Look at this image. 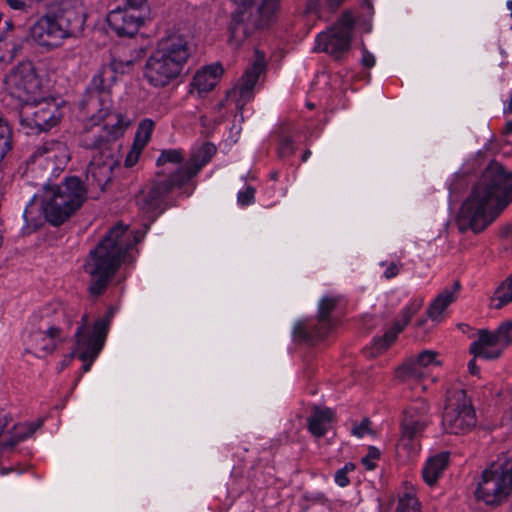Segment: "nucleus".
Returning <instances> with one entry per match:
<instances>
[{"label": "nucleus", "mask_w": 512, "mask_h": 512, "mask_svg": "<svg viewBox=\"0 0 512 512\" xmlns=\"http://www.w3.org/2000/svg\"><path fill=\"white\" fill-rule=\"evenodd\" d=\"M512 202V171L493 161L483 171L457 217L460 231L480 233Z\"/></svg>", "instance_id": "nucleus-1"}, {"label": "nucleus", "mask_w": 512, "mask_h": 512, "mask_svg": "<svg viewBox=\"0 0 512 512\" xmlns=\"http://www.w3.org/2000/svg\"><path fill=\"white\" fill-rule=\"evenodd\" d=\"M86 198V188L76 176L67 177L58 185H44L42 192L35 194L24 209L25 229L30 232L45 221L53 225L62 224L83 205Z\"/></svg>", "instance_id": "nucleus-2"}, {"label": "nucleus", "mask_w": 512, "mask_h": 512, "mask_svg": "<svg viewBox=\"0 0 512 512\" xmlns=\"http://www.w3.org/2000/svg\"><path fill=\"white\" fill-rule=\"evenodd\" d=\"M147 230L148 226L143 232H129L127 226L119 223L91 250L84 270L91 277L89 291L92 295H100L120 264L133 259L134 246L143 239Z\"/></svg>", "instance_id": "nucleus-3"}, {"label": "nucleus", "mask_w": 512, "mask_h": 512, "mask_svg": "<svg viewBox=\"0 0 512 512\" xmlns=\"http://www.w3.org/2000/svg\"><path fill=\"white\" fill-rule=\"evenodd\" d=\"M216 153V147L211 143H204L193 150L189 161L179 166L177 170L169 169L168 177H159L153 185L144 191L138 200L139 209L154 220L163 212V203L166 196L175 189H183V193L190 195L194 186L191 179L211 160Z\"/></svg>", "instance_id": "nucleus-4"}, {"label": "nucleus", "mask_w": 512, "mask_h": 512, "mask_svg": "<svg viewBox=\"0 0 512 512\" xmlns=\"http://www.w3.org/2000/svg\"><path fill=\"white\" fill-rule=\"evenodd\" d=\"M84 22V10L79 1L61 0L29 27L27 37L42 48L55 49L80 31Z\"/></svg>", "instance_id": "nucleus-5"}, {"label": "nucleus", "mask_w": 512, "mask_h": 512, "mask_svg": "<svg viewBox=\"0 0 512 512\" xmlns=\"http://www.w3.org/2000/svg\"><path fill=\"white\" fill-rule=\"evenodd\" d=\"M81 107L91 114L84 122L83 145L87 148H98L121 138L131 125L125 115L112 111L110 92L86 93Z\"/></svg>", "instance_id": "nucleus-6"}, {"label": "nucleus", "mask_w": 512, "mask_h": 512, "mask_svg": "<svg viewBox=\"0 0 512 512\" xmlns=\"http://www.w3.org/2000/svg\"><path fill=\"white\" fill-rule=\"evenodd\" d=\"M189 57L190 49L184 37L164 38L146 61L144 78L156 88L169 86L180 77Z\"/></svg>", "instance_id": "nucleus-7"}, {"label": "nucleus", "mask_w": 512, "mask_h": 512, "mask_svg": "<svg viewBox=\"0 0 512 512\" xmlns=\"http://www.w3.org/2000/svg\"><path fill=\"white\" fill-rule=\"evenodd\" d=\"M280 8V0H262L256 16H252L248 8H238L229 23V41L239 46L256 29L268 27L276 18Z\"/></svg>", "instance_id": "nucleus-8"}, {"label": "nucleus", "mask_w": 512, "mask_h": 512, "mask_svg": "<svg viewBox=\"0 0 512 512\" xmlns=\"http://www.w3.org/2000/svg\"><path fill=\"white\" fill-rule=\"evenodd\" d=\"M113 311L109 310L107 314L98 319L91 330L88 325V317L86 314L82 316V324L77 328L75 333V350L79 359L83 362V371L88 372L100 354L107 333L109 331Z\"/></svg>", "instance_id": "nucleus-9"}, {"label": "nucleus", "mask_w": 512, "mask_h": 512, "mask_svg": "<svg viewBox=\"0 0 512 512\" xmlns=\"http://www.w3.org/2000/svg\"><path fill=\"white\" fill-rule=\"evenodd\" d=\"M512 491V463H494L482 472L475 497L489 506L505 501Z\"/></svg>", "instance_id": "nucleus-10"}, {"label": "nucleus", "mask_w": 512, "mask_h": 512, "mask_svg": "<svg viewBox=\"0 0 512 512\" xmlns=\"http://www.w3.org/2000/svg\"><path fill=\"white\" fill-rule=\"evenodd\" d=\"M428 411V404L422 400L414 403L405 411L401 437L396 448L399 459L410 460L418 454L420 450L418 439L429 423Z\"/></svg>", "instance_id": "nucleus-11"}, {"label": "nucleus", "mask_w": 512, "mask_h": 512, "mask_svg": "<svg viewBox=\"0 0 512 512\" xmlns=\"http://www.w3.org/2000/svg\"><path fill=\"white\" fill-rule=\"evenodd\" d=\"M70 158L68 147L59 141H50L38 147L27 163V177H45L62 171Z\"/></svg>", "instance_id": "nucleus-12"}, {"label": "nucleus", "mask_w": 512, "mask_h": 512, "mask_svg": "<svg viewBox=\"0 0 512 512\" xmlns=\"http://www.w3.org/2000/svg\"><path fill=\"white\" fill-rule=\"evenodd\" d=\"M355 19L350 11H345L338 21L316 37L315 50L340 59L350 49Z\"/></svg>", "instance_id": "nucleus-13"}, {"label": "nucleus", "mask_w": 512, "mask_h": 512, "mask_svg": "<svg viewBox=\"0 0 512 512\" xmlns=\"http://www.w3.org/2000/svg\"><path fill=\"white\" fill-rule=\"evenodd\" d=\"M148 16L147 0H125L106 17L109 27L118 36H134Z\"/></svg>", "instance_id": "nucleus-14"}, {"label": "nucleus", "mask_w": 512, "mask_h": 512, "mask_svg": "<svg viewBox=\"0 0 512 512\" xmlns=\"http://www.w3.org/2000/svg\"><path fill=\"white\" fill-rule=\"evenodd\" d=\"M4 84L12 97L25 106L37 103L42 95L40 81L31 62L20 63L5 77Z\"/></svg>", "instance_id": "nucleus-15"}, {"label": "nucleus", "mask_w": 512, "mask_h": 512, "mask_svg": "<svg viewBox=\"0 0 512 512\" xmlns=\"http://www.w3.org/2000/svg\"><path fill=\"white\" fill-rule=\"evenodd\" d=\"M476 425V415L470 401L463 392L449 398L442 418L447 433L464 434Z\"/></svg>", "instance_id": "nucleus-16"}, {"label": "nucleus", "mask_w": 512, "mask_h": 512, "mask_svg": "<svg viewBox=\"0 0 512 512\" xmlns=\"http://www.w3.org/2000/svg\"><path fill=\"white\" fill-rule=\"evenodd\" d=\"M512 343V320L502 322L495 332L481 330L478 340L470 345L474 357L486 360L499 358L504 349Z\"/></svg>", "instance_id": "nucleus-17"}, {"label": "nucleus", "mask_w": 512, "mask_h": 512, "mask_svg": "<svg viewBox=\"0 0 512 512\" xmlns=\"http://www.w3.org/2000/svg\"><path fill=\"white\" fill-rule=\"evenodd\" d=\"M335 306V298L323 297L318 305V318L298 321L293 329L294 338L307 342L323 339L333 327L329 315Z\"/></svg>", "instance_id": "nucleus-18"}, {"label": "nucleus", "mask_w": 512, "mask_h": 512, "mask_svg": "<svg viewBox=\"0 0 512 512\" xmlns=\"http://www.w3.org/2000/svg\"><path fill=\"white\" fill-rule=\"evenodd\" d=\"M62 101L55 98H46L42 95L37 103H30L28 106H34L32 113L25 111V118H22V124L33 125L39 131H47L56 126L62 117Z\"/></svg>", "instance_id": "nucleus-19"}, {"label": "nucleus", "mask_w": 512, "mask_h": 512, "mask_svg": "<svg viewBox=\"0 0 512 512\" xmlns=\"http://www.w3.org/2000/svg\"><path fill=\"white\" fill-rule=\"evenodd\" d=\"M423 305L422 298H413L402 309L401 319L396 320L393 326L385 332L382 337L375 338L370 348V356L375 357L385 351L397 338L398 334L404 330L411 318L421 309Z\"/></svg>", "instance_id": "nucleus-20"}, {"label": "nucleus", "mask_w": 512, "mask_h": 512, "mask_svg": "<svg viewBox=\"0 0 512 512\" xmlns=\"http://www.w3.org/2000/svg\"><path fill=\"white\" fill-rule=\"evenodd\" d=\"M66 337L61 326L46 325L29 334L27 351L42 357L53 352Z\"/></svg>", "instance_id": "nucleus-21"}, {"label": "nucleus", "mask_w": 512, "mask_h": 512, "mask_svg": "<svg viewBox=\"0 0 512 512\" xmlns=\"http://www.w3.org/2000/svg\"><path fill=\"white\" fill-rule=\"evenodd\" d=\"M10 421L11 418L8 415H0V453L12 449L17 443L30 437L43 423L42 419L19 423L14 425L10 432L6 433L5 429Z\"/></svg>", "instance_id": "nucleus-22"}, {"label": "nucleus", "mask_w": 512, "mask_h": 512, "mask_svg": "<svg viewBox=\"0 0 512 512\" xmlns=\"http://www.w3.org/2000/svg\"><path fill=\"white\" fill-rule=\"evenodd\" d=\"M263 68V60L257 59L253 65L245 71L238 85L233 90V93L238 95L235 118L240 117L241 120L244 119V105L254 97V88Z\"/></svg>", "instance_id": "nucleus-23"}, {"label": "nucleus", "mask_w": 512, "mask_h": 512, "mask_svg": "<svg viewBox=\"0 0 512 512\" xmlns=\"http://www.w3.org/2000/svg\"><path fill=\"white\" fill-rule=\"evenodd\" d=\"M133 66L131 60L113 58L108 66H105L96 74L87 88L86 93L110 92V86L116 80L117 74H124L130 71Z\"/></svg>", "instance_id": "nucleus-24"}, {"label": "nucleus", "mask_w": 512, "mask_h": 512, "mask_svg": "<svg viewBox=\"0 0 512 512\" xmlns=\"http://www.w3.org/2000/svg\"><path fill=\"white\" fill-rule=\"evenodd\" d=\"M222 73L223 69L219 64H212L203 67L194 75L190 84V92L193 93L194 91H197L199 96L203 93L209 92L217 85Z\"/></svg>", "instance_id": "nucleus-25"}, {"label": "nucleus", "mask_w": 512, "mask_h": 512, "mask_svg": "<svg viewBox=\"0 0 512 512\" xmlns=\"http://www.w3.org/2000/svg\"><path fill=\"white\" fill-rule=\"evenodd\" d=\"M76 315L77 311L73 306L67 305L61 301H54L45 309V316L51 318V323L47 322L46 325L61 326L63 328V334H66L65 330L70 328Z\"/></svg>", "instance_id": "nucleus-26"}, {"label": "nucleus", "mask_w": 512, "mask_h": 512, "mask_svg": "<svg viewBox=\"0 0 512 512\" xmlns=\"http://www.w3.org/2000/svg\"><path fill=\"white\" fill-rule=\"evenodd\" d=\"M112 166L113 161L111 159L103 160L101 156H93L87 168V181L103 190L110 181Z\"/></svg>", "instance_id": "nucleus-27"}, {"label": "nucleus", "mask_w": 512, "mask_h": 512, "mask_svg": "<svg viewBox=\"0 0 512 512\" xmlns=\"http://www.w3.org/2000/svg\"><path fill=\"white\" fill-rule=\"evenodd\" d=\"M459 289V282H455L451 287L443 289L431 302L427 314L432 321L439 322L442 319L447 307L456 301Z\"/></svg>", "instance_id": "nucleus-28"}, {"label": "nucleus", "mask_w": 512, "mask_h": 512, "mask_svg": "<svg viewBox=\"0 0 512 512\" xmlns=\"http://www.w3.org/2000/svg\"><path fill=\"white\" fill-rule=\"evenodd\" d=\"M449 461V454L447 452L438 453L427 459L424 467L422 468V477L424 482L433 486L443 474Z\"/></svg>", "instance_id": "nucleus-29"}, {"label": "nucleus", "mask_w": 512, "mask_h": 512, "mask_svg": "<svg viewBox=\"0 0 512 512\" xmlns=\"http://www.w3.org/2000/svg\"><path fill=\"white\" fill-rule=\"evenodd\" d=\"M333 416L330 408L315 407L308 419L309 431L316 437L325 435L331 426Z\"/></svg>", "instance_id": "nucleus-30"}, {"label": "nucleus", "mask_w": 512, "mask_h": 512, "mask_svg": "<svg viewBox=\"0 0 512 512\" xmlns=\"http://www.w3.org/2000/svg\"><path fill=\"white\" fill-rule=\"evenodd\" d=\"M182 160H183V156L179 150L170 149V150L162 151V153L160 154V156L157 159V166H159V167L163 166L164 168L162 169L161 173H159L156 176V178L152 181V183L148 187L144 188L138 194L136 201L138 202L141 194L144 191H147L159 177H168L169 169L177 170L179 168V167H177V168L168 167L167 165H177V164H180L182 162Z\"/></svg>", "instance_id": "nucleus-31"}, {"label": "nucleus", "mask_w": 512, "mask_h": 512, "mask_svg": "<svg viewBox=\"0 0 512 512\" xmlns=\"http://www.w3.org/2000/svg\"><path fill=\"white\" fill-rule=\"evenodd\" d=\"M428 376V372L420 366L416 356L408 358L396 371V377L402 381H419Z\"/></svg>", "instance_id": "nucleus-32"}, {"label": "nucleus", "mask_w": 512, "mask_h": 512, "mask_svg": "<svg viewBox=\"0 0 512 512\" xmlns=\"http://www.w3.org/2000/svg\"><path fill=\"white\" fill-rule=\"evenodd\" d=\"M345 0H308L306 11L318 18H325L336 10Z\"/></svg>", "instance_id": "nucleus-33"}, {"label": "nucleus", "mask_w": 512, "mask_h": 512, "mask_svg": "<svg viewBox=\"0 0 512 512\" xmlns=\"http://www.w3.org/2000/svg\"><path fill=\"white\" fill-rule=\"evenodd\" d=\"M20 49V44L15 38L7 34L0 36V62L12 60Z\"/></svg>", "instance_id": "nucleus-34"}, {"label": "nucleus", "mask_w": 512, "mask_h": 512, "mask_svg": "<svg viewBox=\"0 0 512 512\" xmlns=\"http://www.w3.org/2000/svg\"><path fill=\"white\" fill-rule=\"evenodd\" d=\"M154 127L155 123L152 119H142L138 124L133 143L145 148L151 139Z\"/></svg>", "instance_id": "nucleus-35"}, {"label": "nucleus", "mask_w": 512, "mask_h": 512, "mask_svg": "<svg viewBox=\"0 0 512 512\" xmlns=\"http://www.w3.org/2000/svg\"><path fill=\"white\" fill-rule=\"evenodd\" d=\"M494 307L499 309L512 302V275L508 277L495 291Z\"/></svg>", "instance_id": "nucleus-36"}, {"label": "nucleus", "mask_w": 512, "mask_h": 512, "mask_svg": "<svg viewBox=\"0 0 512 512\" xmlns=\"http://www.w3.org/2000/svg\"><path fill=\"white\" fill-rule=\"evenodd\" d=\"M12 130L7 121L0 117V163L12 149Z\"/></svg>", "instance_id": "nucleus-37"}, {"label": "nucleus", "mask_w": 512, "mask_h": 512, "mask_svg": "<svg viewBox=\"0 0 512 512\" xmlns=\"http://www.w3.org/2000/svg\"><path fill=\"white\" fill-rule=\"evenodd\" d=\"M416 358L420 362V366L424 368L428 374L434 367L441 365L437 352L432 350H424L418 354Z\"/></svg>", "instance_id": "nucleus-38"}, {"label": "nucleus", "mask_w": 512, "mask_h": 512, "mask_svg": "<svg viewBox=\"0 0 512 512\" xmlns=\"http://www.w3.org/2000/svg\"><path fill=\"white\" fill-rule=\"evenodd\" d=\"M396 512H419V502L414 496L405 494L399 499Z\"/></svg>", "instance_id": "nucleus-39"}, {"label": "nucleus", "mask_w": 512, "mask_h": 512, "mask_svg": "<svg viewBox=\"0 0 512 512\" xmlns=\"http://www.w3.org/2000/svg\"><path fill=\"white\" fill-rule=\"evenodd\" d=\"M255 200V190L254 188L248 186L244 190H241L237 194L238 204L241 206H248L254 203Z\"/></svg>", "instance_id": "nucleus-40"}, {"label": "nucleus", "mask_w": 512, "mask_h": 512, "mask_svg": "<svg viewBox=\"0 0 512 512\" xmlns=\"http://www.w3.org/2000/svg\"><path fill=\"white\" fill-rule=\"evenodd\" d=\"M372 431H371V428H370V421L369 419L367 418H364L360 423L358 424H354V426L352 427L351 429V433L358 437V438H362L364 437L365 435H368L370 434Z\"/></svg>", "instance_id": "nucleus-41"}, {"label": "nucleus", "mask_w": 512, "mask_h": 512, "mask_svg": "<svg viewBox=\"0 0 512 512\" xmlns=\"http://www.w3.org/2000/svg\"><path fill=\"white\" fill-rule=\"evenodd\" d=\"M143 149H144V147L133 143L130 151L128 152V154L126 156L125 166L126 167L134 166L138 162V159H139Z\"/></svg>", "instance_id": "nucleus-42"}, {"label": "nucleus", "mask_w": 512, "mask_h": 512, "mask_svg": "<svg viewBox=\"0 0 512 512\" xmlns=\"http://www.w3.org/2000/svg\"><path fill=\"white\" fill-rule=\"evenodd\" d=\"M379 456H380L379 450L375 447H371L369 449L368 454L362 458V463L366 467V469L372 470L376 466L374 460L378 459Z\"/></svg>", "instance_id": "nucleus-43"}, {"label": "nucleus", "mask_w": 512, "mask_h": 512, "mask_svg": "<svg viewBox=\"0 0 512 512\" xmlns=\"http://www.w3.org/2000/svg\"><path fill=\"white\" fill-rule=\"evenodd\" d=\"M375 57L365 47L362 49L361 63L364 67L371 68L375 65Z\"/></svg>", "instance_id": "nucleus-44"}, {"label": "nucleus", "mask_w": 512, "mask_h": 512, "mask_svg": "<svg viewBox=\"0 0 512 512\" xmlns=\"http://www.w3.org/2000/svg\"><path fill=\"white\" fill-rule=\"evenodd\" d=\"M292 151H293V147H292L291 140L288 138L283 139L281 142L280 148H279L280 156L285 157V156L291 154Z\"/></svg>", "instance_id": "nucleus-45"}, {"label": "nucleus", "mask_w": 512, "mask_h": 512, "mask_svg": "<svg viewBox=\"0 0 512 512\" xmlns=\"http://www.w3.org/2000/svg\"><path fill=\"white\" fill-rule=\"evenodd\" d=\"M335 482L340 486V487H345L349 484V479L348 477L346 476V472H345V469H340L336 472L335 474Z\"/></svg>", "instance_id": "nucleus-46"}, {"label": "nucleus", "mask_w": 512, "mask_h": 512, "mask_svg": "<svg viewBox=\"0 0 512 512\" xmlns=\"http://www.w3.org/2000/svg\"><path fill=\"white\" fill-rule=\"evenodd\" d=\"M399 272V268L395 263H390L384 272V276L387 279L395 277Z\"/></svg>", "instance_id": "nucleus-47"}, {"label": "nucleus", "mask_w": 512, "mask_h": 512, "mask_svg": "<svg viewBox=\"0 0 512 512\" xmlns=\"http://www.w3.org/2000/svg\"><path fill=\"white\" fill-rule=\"evenodd\" d=\"M7 4L15 10H24L26 7L23 0H7Z\"/></svg>", "instance_id": "nucleus-48"}, {"label": "nucleus", "mask_w": 512, "mask_h": 512, "mask_svg": "<svg viewBox=\"0 0 512 512\" xmlns=\"http://www.w3.org/2000/svg\"><path fill=\"white\" fill-rule=\"evenodd\" d=\"M468 370L471 375H478L480 372L479 367L476 365L475 359L468 362Z\"/></svg>", "instance_id": "nucleus-49"}, {"label": "nucleus", "mask_w": 512, "mask_h": 512, "mask_svg": "<svg viewBox=\"0 0 512 512\" xmlns=\"http://www.w3.org/2000/svg\"><path fill=\"white\" fill-rule=\"evenodd\" d=\"M4 24H5V31L2 33V35H6L7 34L10 38H14L12 36V34H11L13 29H14L12 21L11 20H6Z\"/></svg>", "instance_id": "nucleus-50"}, {"label": "nucleus", "mask_w": 512, "mask_h": 512, "mask_svg": "<svg viewBox=\"0 0 512 512\" xmlns=\"http://www.w3.org/2000/svg\"><path fill=\"white\" fill-rule=\"evenodd\" d=\"M234 3L238 4L239 8H247L246 6L252 2V0H232Z\"/></svg>", "instance_id": "nucleus-51"}, {"label": "nucleus", "mask_w": 512, "mask_h": 512, "mask_svg": "<svg viewBox=\"0 0 512 512\" xmlns=\"http://www.w3.org/2000/svg\"><path fill=\"white\" fill-rule=\"evenodd\" d=\"M505 131H506V133L512 134V119L507 122V124L505 126Z\"/></svg>", "instance_id": "nucleus-52"}, {"label": "nucleus", "mask_w": 512, "mask_h": 512, "mask_svg": "<svg viewBox=\"0 0 512 512\" xmlns=\"http://www.w3.org/2000/svg\"><path fill=\"white\" fill-rule=\"evenodd\" d=\"M363 3H364V5H365L368 9H371V8H372V2H371V0H363Z\"/></svg>", "instance_id": "nucleus-53"}, {"label": "nucleus", "mask_w": 512, "mask_h": 512, "mask_svg": "<svg viewBox=\"0 0 512 512\" xmlns=\"http://www.w3.org/2000/svg\"><path fill=\"white\" fill-rule=\"evenodd\" d=\"M310 155H311V152H310L309 150H308V151H306V152L304 153V155H303L302 160H303L304 162H305V161H307V159L309 158V156H310Z\"/></svg>", "instance_id": "nucleus-54"}, {"label": "nucleus", "mask_w": 512, "mask_h": 512, "mask_svg": "<svg viewBox=\"0 0 512 512\" xmlns=\"http://www.w3.org/2000/svg\"><path fill=\"white\" fill-rule=\"evenodd\" d=\"M507 8L510 10L512 17V0L507 1Z\"/></svg>", "instance_id": "nucleus-55"}, {"label": "nucleus", "mask_w": 512, "mask_h": 512, "mask_svg": "<svg viewBox=\"0 0 512 512\" xmlns=\"http://www.w3.org/2000/svg\"><path fill=\"white\" fill-rule=\"evenodd\" d=\"M343 469H345V472H347L349 469H353V465L347 464V465H345V467Z\"/></svg>", "instance_id": "nucleus-56"}, {"label": "nucleus", "mask_w": 512, "mask_h": 512, "mask_svg": "<svg viewBox=\"0 0 512 512\" xmlns=\"http://www.w3.org/2000/svg\"><path fill=\"white\" fill-rule=\"evenodd\" d=\"M70 358L71 357H68L66 360L63 361L62 368L65 367L69 363Z\"/></svg>", "instance_id": "nucleus-57"}, {"label": "nucleus", "mask_w": 512, "mask_h": 512, "mask_svg": "<svg viewBox=\"0 0 512 512\" xmlns=\"http://www.w3.org/2000/svg\"><path fill=\"white\" fill-rule=\"evenodd\" d=\"M418 386H419V388H421L422 390H424V389H425V386H424V385H422V384H420V383H418Z\"/></svg>", "instance_id": "nucleus-58"}, {"label": "nucleus", "mask_w": 512, "mask_h": 512, "mask_svg": "<svg viewBox=\"0 0 512 512\" xmlns=\"http://www.w3.org/2000/svg\"><path fill=\"white\" fill-rule=\"evenodd\" d=\"M510 422H511V426H512V408H511V411H510Z\"/></svg>", "instance_id": "nucleus-59"}, {"label": "nucleus", "mask_w": 512, "mask_h": 512, "mask_svg": "<svg viewBox=\"0 0 512 512\" xmlns=\"http://www.w3.org/2000/svg\"><path fill=\"white\" fill-rule=\"evenodd\" d=\"M307 105H308V107H309L310 109L314 107V105H313V104H310V103H309V104H307Z\"/></svg>", "instance_id": "nucleus-60"}]
</instances>
